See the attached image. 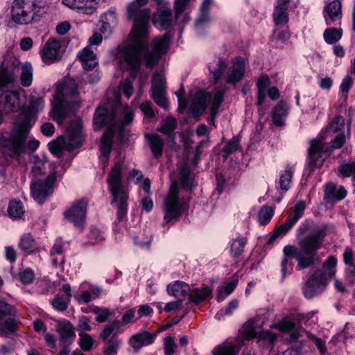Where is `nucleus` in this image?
I'll list each match as a JSON object with an SVG mask.
<instances>
[{"label":"nucleus","instance_id":"nucleus-1","mask_svg":"<svg viewBox=\"0 0 355 355\" xmlns=\"http://www.w3.org/2000/svg\"><path fill=\"white\" fill-rule=\"evenodd\" d=\"M133 113L130 107L123 106L119 102L110 103L96 108L94 115V125L98 128L107 127L103 133L100 146V159L104 164L108 162V157L112 148L113 136L119 132V137L123 141L126 137L125 128L132 122Z\"/></svg>","mask_w":355,"mask_h":355},{"label":"nucleus","instance_id":"nucleus-2","mask_svg":"<svg viewBox=\"0 0 355 355\" xmlns=\"http://www.w3.org/2000/svg\"><path fill=\"white\" fill-rule=\"evenodd\" d=\"M148 0H135L127 7L128 19L133 22L130 41L119 47V58L132 66H138V51L148 44L150 10Z\"/></svg>","mask_w":355,"mask_h":355},{"label":"nucleus","instance_id":"nucleus-3","mask_svg":"<svg viewBox=\"0 0 355 355\" xmlns=\"http://www.w3.org/2000/svg\"><path fill=\"white\" fill-rule=\"evenodd\" d=\"M33 124L30 114L24 115L21 121H16L10 132H3L1 137L3 157L1 163L6 164L9 161L19 156L22 153L33 152L40 145L36 139L30 140L26 144V141Z\"/></svg>","mask_w":355,"mask_h":355},{"label":"nucleus","instance_id":"nucleus-4","mask_svg":"<svg viewBox=\"0 0 355 355\" xmlns=\"http://www.w3.org/2000/svg\"><path fill=\"white\" fill-rule=\"evenodd\" d=\"M325 236L326 228H318L300 241V248L293 245L285 246L283 250L284 254L286 257L296 259L297 270L307 268L314 264L317 250L322 248Z\"/></svg>","mask_w":355,"mask_h":355},{"label":"nucleus","instance_id":"nucleus-5","mask_svg":"<svg viewBox=\"0 0 355 355\" xmlns=\"http://www.w3.org/2000/svg\"><path fill=\"white\" fill-rule=\"evenodd\" d=\"M77 83L73 80L64 81L54 95L52 114L53 119L62 123L68 114L79 106Z\"/></svg>","mask_w":355,"mask_h":355},{"label":"nucleus","instance_id":"nucleus-6","mask_svg":"<svg viewBox=\"0 0 355 355\" xmlns=\"http://www.w3.org/2000/svg\"><path fill=\"white\" fill-rule=\"evenodd\" d=\"M46 10V5L37 0H14L10 14L15 23L26 25L39 21Z\"/></svg>","mask_w":355,"mask_h":355},{"label":"nucleus","instance_id":"nucleus-7","mask_svg":"<svg viewBox=\"0 0 355 355\" xmlns=\"http://www.w3.org/2000/svg\"><path fill=\"white\" fill-rule=\"evenodd\" d=\"M122 164H114L107 179L109 190L112 196V205L117 207V218L122 220L127 214L128 194L125 186L122 182Z\"/></svg>","mask_w":355,"mask_h":355},{"label":"nucleus","instance_id":"nucleus-8","mask_svg":"<svg viewBox=\"0 0 355 355\" xmlns=\"http://www.w3.org/2000/svg\"><path fill=\"white\" fill-rule=\"evenodd\" d=\"M56 178L55 173H52L45 180H33L31 185V195L37 202L42 204L52 194Z\"/></svg>","mask_w":355,"mask_h":355},{"label":"nucleus","instance_id":"nucleus-9","mask_svg":"<svg viewBox=\"0 0 355 355\" xmlns=\"http://www.w3.org/2000/svg\"><path fill=\"white\" fill-rule=\"evenodd\" d=\"M168 44L169 37L167 35L153 40L152 51L147 50L144 54L147 67H151L158 62L159 58L167 52Z\"/></svg>","mask_w":355,"mask_h":355},{"label":"nucleus","instance_id":"nucleus-10","mask_svg":"<svg viewBox=\"0 0 355 355\" xmlns=\"http://www.w3.org/2000/svg\"><path fill=\"white\" fill-rule=\"evenodd\" d=\"M180 213L181 206L178 199V187L177 183L174 182L171 185L168 195L165 200L164 222L169 223L173 219L179 217Z\"/></svg>","mask_w":355,"mask_h":355},{"label":"nucleus","instance_id":"nucleus-11","mask_svg":"<svg viewBox=\"0 0 355 355\" xmlns=\"http://www.w3.org/2000/svg\"><path fill=\"white\" fill-rule=\"evenodd\" d=\"M327 283L328 281L325 279V277H322V272L315 270L302 286L304 297L311 299L320 294L324 290Z\"/></svg>","mask_w":355,"mask_h":355},{"label":"nucleus","instance_id":"nucleus-12","mask_svg":"<svg viewBox=\"0 0 355 355\" xmlns=\"http://www.w3.org/2000/svg\"><path fill=\"white\" fill-rule=\"evenodd\" d=\"M87 203V200L83 198L64 212V217L78 228H83L85 223Z\"/></svg>","mask_w":355,"mask_h":355},{"label":"nucleus","instance_id":"nucleus-13","mask_svg":"<svg viewBox=\"0 0 355 355\" xmlns=\"http://www.w3.org/2000/svg\"><path fill=\"white\" fill-rule=\"evenodd\" d=\"M345 119L340 116H336L329 123L326 130L327 135L337 133L334 140L331 141L332 149L340 148L345 142Z\"/></svg>","mask_w":355,"mask_h":355},{"label":"nucleus","instance_id":"nucleus-14","mask_svg":"<svg viewBox=\"0 0 355 355\" xmlns=\"http://www.w3.org/2000/svg\"><path fill=\"white\" fill-rule=\"evenodd\" d=\"M146 49V47H141L138 51L139 64L138 66H132L126 62L121 60L119 58V49H117L116 59L119 61L120 65L126 68L127 70L130 71V75L126 78L125 80L122 83L121 87L123 94L129 98L133 93V81L137 76V71L140 68L141 65V53Z\"/></svg>","mask_w":355,"mask_h":355},{"label":"nucleus","instance_id":"nucleus-15","mask_svg":"<svg viewBox=\"0 0 355 355\" xmlns=\"http://www.w3.org/2000/svg\"><path fill=\"white\" fill-rule=\"evenodd\" d=\"M300 0H277L273 12V19L276 26H283L288 21V10L295 8Z\"/></svg>","mask_w":355,"mask_h":355},{"label":"nucleus","instance_id":"nucleus-16","mask_svg":"<svg viewBox=\"0 0 355 355\" xmlns=\"http://www.w3.org/2000/svg\"><path fill=\"white\" fill-rule=\"evenodd\" d=\"M166 81L164 76L157 73L153 75L152 80V97L154 101L160 107L166 108L168 101L166 98Z\"/></svg>","mask_w":355,"mask_h":355},{"label":"nucleus","instance_id":"nucleus-17","mask_svg":"<svg viewBox=\"0 0 355 355\" xmlns=\"http://www.w3.org/2000/svg\"><path fill=\"white\" fill-rule=\"evenodd\" d=\"M245 72V63L244 60L241 57L235 58L233 60L232 67L225 76L226 83L235 85L243 79Z\"/></svg>","mask_w":355,"mask_h":355},{"label":"nucleus","instance_id":"nucleus-18","mask_svg":"<svg viewBox=\"0 0 355 355\" xmlns=\"http://www.w3.org/2000/svg\"><path fill=\"white\" fill-rule=\"evenodd\" d=\"M99 0H62V3L71 9H76L79 12L91 15L98 7Z\"/></svg>","mask_w":355,"mask_h":355},{"label":"nucleus","instance_id":"nucleus-19","mask_svg":"<svg viewBox=\"0 0 355 355\" xmlns=\"http://www.w3.org/2000/svg\"><path fill=\"white\" fill-rule=\"evenodd\" d=\"M323 139H315L311 141L308 164L312 169L320 167L322 165L323 159L321 157V154L323 152Z\"/></svg>","mask_w":355,"mask_h":355},{"label":"nucleus","instance_id":"nucleus-20","mask_svg":"<svg viewBox=\"0 0 355 355\" xmlns=\"http://www.w3.org/2000/svg\"><path fill=\"white\" fill-rule=\"evenodd\" d=\"M157 334H152L147 331H143L133 334L128 340V345L133 349L134 352L137 353L144 346H148L153 343Z\"/></svg>","mask_w":355,"mask_h":355},{"label":"nucleus","instance_id":"nucleus-21","mask_svg":"<svg viewBox=\"0 0 355 355\" xmlns=\"http://www.w3.org/2000/svg\"><path fill=\"white\" fill-rule=\"evenodd\" d=\"M60 42L54 39H49L41 51V58L46 64H51L59 58Z\"/></svg>","mask_w":355,"mask_h":355},{"label":"nucleus","instance_id":"nucleus-22","mask_svg":"<svg viewBox=\"0 0 355 355\" xmlns=\"http://www.w3.org/2000/svg\"><path fill=\"white\" fill-rule=\"evenodd\" d=\"M67 134L68 137L66 144L69 150H71L81 146L83 135L80 122H71L67 130Z\"/></svg>","mask_w":355,"mask_h":355},{"label":"nucleus","instance_id":"nucleus-23","mask_svg":"<svg viewBox=\"0 0 355 355\" xmlns=\"http://www.w3.org/2000/svg\"><path fill=\"white\" fill-rule=\"evenodd\" d=\"M341 3L338 0L333 1L324 7L323 14L327 25L330 26L341 19Z\"/></svg>","mask_w":355,"mask_h":355},{"label":"nucleus","instance_id":"nucleus-24","mask_svg":"<svg viewBox=\"0 0 355 355\" xmlns=\"http://www.w3.org/2000/svg\"><path fill=\"white\" fill-rule=\"evenodd\" d=\"M58 331L60 335V342L63 347H69L73 341L76 334L73 325L69 321L60 322Z\"/></svg>","mask_w":355,"mask_h":355},{"label":"nucleus","instance_id":"nucleus-25","mask_svg":"<svg viewBox=\"0 0 355 355\" xmlns=\"http://www.w3.org/2000/svg\"><path fill=\"white\" fill-rule=\"evenodd\" d=\"M78 57L85 71H91L98 65L96 55L88 46L80 51Z\"/></svg>","mask_w":355,"mask_h":355},{"label":"nucleus","instance_id":"nucleus-26","mask_svg":"<svg viewBox=\"0 0 355 355\" xmlns=\"http://www.w3.org/2000/svg\"><path fill=\"white\" fill-rule=\"evenodd\" d=\"M347 194V191L343 187L338 189L333 183L327 184L324 193V200L331 203H334L343 199Z\"/></svg>","mask_w":355,"mask_h":355},{"label":"nucleus","instance_id":"nucleus-27","mask_svg":"<svg viewBox=\"0 0 355 355\" xmlns=\"http://www.w3.org/2000/svg\"><path fill=\"white\" fill-rule=\"evenodd\" d=\"M153 22L163 29H167L172 22V12L169 8L161 7L153 17Z\"/></svg>","mask_w":355,"mask_h":355},{"label":"nucleus","instance_id":"nucleus-28","mask_svg":"<svg viewBox=\"0 0 355 355\" xmlns=\"http://www.w3.org/2000/svg\"><path fill=\"white\" fill-rule=\"evenodd\" d=\"M211 95L209 92H198L191 105V110L195 116L201 115L205 108L207 102L210 100Z\"/></svg>","mask_w":355,"mask_h":355},{"label":"nucleus","instance_id":"nucleus-29","mask_svg":"<svg viewBox=\"0 0 355 355\" xmlns=\"http://www.w3.org/2000/svg\"><path fill=\"white\" fill-rule=\"evenodd\" d=\"M44 104L45 103L43 97L33 96L31 99L29 108L27 110L22 112V113L19 115L17 121H21V118L24 115L30 114L32 117V124H34L35 121V114L44 109Z\"/></svg>","mask_w":355,"mask_h":355},{"label":"nucleus","instance_id":"nucleus-30","mask_svg":"<svg viewBox=\"0 0 355 355\" xmlns=\"http://www.w3.org/2000/svg\"><path fill=\"white\" fill-rule=\"evenodd\" d=\"M168 293L179 300L183 301L187 295H189L190 288L189 284L182 281H176L171 286L167 287Z\"/></svg>","mask_w":355,"mask_h":355},{"label":"nucleus","instance_id":"nucleus-31","mask_svg":"<svg viewBox=\"0 0 355 355\" xmlns=\"http://www.w3.org/2000/svg\"><path fill=\"white\" fill-rule=\"evenodd\" d=\"M288 106L281 101L273 109L272 119L275 125L281 126L284 124V120L288 115Z\"/></svg>","mask_w":355,"mask_h":355},{"label":"nucleus","instance_id":"nucleus-32","mask_svg":"<svg viewBox=\"0 0 355 355\" xmlns=\"http://www.w3.org/2000/svg\"><path fill=\"white\" fill-rule=\"evenodd\" d=\"M145 138L149 141L150 148L154 157H158L163 153L164 141L157 134H146Z\"/></svg>","mask_w":355,"mask_h":355},{"label":"nucleus","instance_id":"nucleus-33","mask_svg":"<svg viewBox=\"0 0 355 355\" xmlns=\"http://www.w3.org/2000/svg\"><path fill=\"white\" fill-rule=\"evenodd\" d=\"M212 290L208 287L197 288L190 290L189 297L190 301L195 304H199L211 297Z\"/></svg>","mask_w":355,"mask_h":355},{"label":"nucleus","instance_id":"nucleus-34","mask_svg":"<svg viewBox=\"0 0 355 355\" xmlns=\"http://www.w3.org/2000/svg\"><path fill=\"white\" fill-rule=\"evenodd\" d=\"M119 320L116 319L105 325L100 334V338L105 342L110 343L118 334L120 329Z\"/></svg>","mask_w":355,"mask_h":355},{"label":"nucleus","instance_id":"nucleus-35","mask_svg":"<svg viewBox=\"0 0 355 355\" xmlns=\"http://www.w3.org/2000/svg\"><path fill=\"white\" fill-rule=\"evenodd\" d=\"M227 91V88L225 86L219 87L215 92L211 105V120L214 121V118L218 114V110L223 101V96Z\"/></svg>","mask_w":355,"mask_h":355},{"label":"nucleus","instance_id":"nucleus-36","mask_svg":"<svg viewBox=\"0 0 355 355\" xmlns=\"http://www.w3.org/2000/svg\"><path fill=\"white\" fill-rule=\"evenodd\" d=\"M101 21L103 24L102 30L104 31H110L112 26L117 22V14L114 8H110L101 17Z\"/></svg>","mask_w":355,"mask_h":355},{"label":"nucleus","instance_id":"nucleus-37","mask_svg":"<svg viewBox=\"0 0 355 355\" xmlns=\"http://www.w3.org/2000/svg\"><path fill=\"white\" fill-rule=\"evenodd\" d=\"M63 251V243L60 240H57L50 251V257L53 266H57L59 263L62 265L64 263V258L62 256Z\"/></svg>","mask_w":355,"mask_h":355},{"label":"nucleus","instance_id":"nucleus-38","mask_svg":"<svg viewBox=\"0 0 355 355\" xmlns=\"http://www.w3.org/2000/svg\"><path fill=\"white\" fill-rule=\"evenodd\" d=\"M239 349L237 346L231 343L225 342L214 348L213 355H238Z\"/></svg>","mask_w":355,"mask_h":355},{"label":"nucleus","instance_id":"nucleus-39","mask_svg":"<svg viewBox=\"0 0 355 355\" xmlns=\"http://www.w3.org/2000/svg\"><path fill=\"white\" fill-rule=\"evenodd\" d=\"M337 264V259L330 256L323 263V269L320 270L322 272V277H325V279L330 280L336 273V266Z\"/></svg>","mask_w":355,"mask_h":355},{"label":"nucleus","instance_id":"nucleus-40","mask_svg":"<svg viewBox=\"0 0 355 355\" xmlns=\"http://www.w3.org/2000/svg\"><path fill=\"white\" fill-rule=\"evenodd\" d=\"M19 248L25 253L31 254L36 250L35 241L30 234H24L19 244Z\"/></svg>","mask_w":355,"mask_h":355},{"label":"nucleus","instance_id":"nucleus-41","mask_svg":"<svg viewBox=\"0 0 355 355\" xmlns=\"http://www.w3.org/2000/svg\"><path fill=\"white\" fill-rule=\"evenodd\" d=\"M227 65L222 58H218L209 65V69L212 73L215 82H217L226 69Z\"/></svg>","mask_w":355,"mask_h":355},{"label":"nucleus","instance_id":"nucleus-42","mask_svg":"<svg viewBox=\"0 0 355 355\" xmlns=\"http://www.w3.org/2000/svg\"><path fill=\"white\" fill-rule=\"evenodd\" d=\"M294 173L293 166H287L281 174L279 178V185L282 190L288 191L290 188L291 180Z\"/></svg>","mask_w":355,"mask_h":355},{"label":"nucleus","instance_id":"nucleus-43","mask_svg":"<svg viewBox=\"0 0 355 355\" xmlns=\"http://www.w3.org/2000/svg\"><path fill=\"white\" fill-rule=\"evenodd\" d=\"M270 80L267 75H261L257 83L258 87V105H261L266 97V90L269 85Z\"/></svg>","mask_w":355,"mask_h":355},{"label":"nucleus","instance_id":"nucleus-44","mask_svg":"<svg viewBox=\"0 0 355 355\" xmlns=\"http://www.w3.org/2000/svg\"><path fill=\"white\" fill-rule=\"evenodd\" d=\"M33 67L31 63L26 62L21 67L20 76L21 84L24 87H29L33 81Z\"/></svg>","mask_w":355,"mask_h":355},{"label":"nucleus","instance_id":"nucleus-45","mask_svg":"<svg viewBox=\"0 0 355 355\" xmlns=\"http://www.w3.org/2000/svg\"><path fill=\"white\" fill-rule=\"evenodd\" d=\"M243 328V338L244 339L250 340L257 336L258 324L254 320L247 321Z\"/></svg>","mask_w":355,"mask_h":355},{"label":"nucleus","instance_id":"nucleus-46","mask_svg":"<svg viewBox=\"0 0 355 355\" xmlns=\"http://www.w3.org/2000/svg\"><path fill=\"white\" fill-rule=\"evenodd\" d=\"M247 243V239L245 238H238L232 241L230 246V253L234 259L238 258L244 250Z\"/></svg>","mask_w":355,"mask_h":355},{"label":"nucleus","instance_id":"nucleus-47","mask_svg":"<svg viewBox=\"0 0 355 355\" xmlns=\"http://www.w3.org/2000/svg\"><path fill=\"white\" fill-rule=\"evenodd\" d=\"M176 127L177 122L175 119L173 117H166L163 120L161 126L158 128V131L171 137Z\"/></svg>","mask_w":355,"mask_h":355},{"label":"nucleus","instance_id":"nucleus-48","mask_svg":"<svg viewBox=\"0 0 355 355\" xmlns=\"http://www.w3.org/2000/svg\"><path fill=\"white\" fill-rule=\"evenodd\" d=\"M274 211L269 206H263L259 211V222L261 225H266L271 220Z\"/></svg>","mask_w":355,"mask_h":355},{"label":"nucleus","instance_id":"nucleus-49","mask_svg":"<svg viewBox=\"0 0 355 355\" xmlns=\"http://www.w3.org/2000/svg\"><path fill=\"white\" fill-rule=\"evenodd\" d=\"M8 212L12 218H21L24 213L22 203L20 201H11L8 208Z\"/></svg>","mask_w":355,"mask_h":355},{"label":"nucleus","instance_id":"nucleus-50","mask_svg":"<svg viewBox=\"0 0 355 355\" xmlns=\"http://www.w3.org/2000/svg\"><path fill=\"white\" fill-rule=\"evenodd\" d=\"M70 300L61 295H56L51 302L54 309L60 312L66 311L69 305Z\"/></svg>","mask_w":355,"mask_h":355},{"label":"nucleus","instance_id":"nucleus-51","mask_svg":"<svg viewBox=\"0 0 355 355\" xmlns=\"http://www.w3.org/2000/svg\"><path fill=\"white\" fill-rule=\"evenodd\" d=\"M209 14L200 12L199 17L195 21V28L198 35L203 34V29L209 25Z\"/></svg>","mask_w":355,"mask_h":355},{"label":"nucleus","instance_id":"nucleus-52","mask_svg":"<svg viewBox=\"0 0 355 355\" xmlns=\"http://www.w3.org/2000/svg\"><path fill=\"white\" fill-rule=\"evenodd\" d=\"M239 302L237 300H232L226 307L221 309L216 314L215 318L217 320H220L226 315H231L233 312L239 307Z\"/></svg>","mask_w":355,"mask_h":355},{"label":"nucleus","instance_id":"nucleus-53","mask_svg":"<svg viewBox=\"0 0 355 355\" xmlns=\"http://www.w3.org/2000/svg\"><path fill=\"white\" fill-rule=\"evenodd\" d=\"M294 225L295 223H293L291 220L287 219L284 223H283L279 227L276 228L274 230L273 234L270 237L269 241L272 242V241L276 239V238L285 235Z\"/></svg>","mask_w":355,"mask_h":355},{"label":"nucleus","instance_id":"nucleus-54","mask_svg":"<svg viewBox=\"0 0 355 355\" xmlns=\"http://www.w3.org/2000/svg\"><path fill=\"white\" fill-rule=\"evenodd\" d=\"M324 39L328 44H332L338 42L342 36V32L336 28H329L324 32Z\"/></svg>","mask_w":355,"mask_h":355},{"label":"nucleus","instance_id":"nucleus-55","mask_svg":"<svg viewBox=\"0 0 355 355\" xmlns=\"http://www.w3.org/2000/svg\"><path fill=\"white\" fill-rule=\"evenodd\" d=\"M79 336V344L82 350L84 352H89L93 347L94 343V339L89 334L84 332H80Z\"/></svg>","mask_w":355,"mask_h":355},{"label":"nucleus","instance_id":"nucleus-56","mask_svg":"<svg viewBox=\"0 0 355 355\" xmlns=\"http://www.w3.org/2000/svg\"><path fill=\"white\" fill-rule=\"evenodd\" d=\"M165 355H178V345L172 336H166L164 340Z\"/></svg>","mask_w":355,"mask_h":355},{"label":"nucleus","instance_id":"nucleus-57","mask_svg":"<svg viewBox=\"0 0 355 355\" xmlns=\"http://www.w3.org/2000/svg\"><path fill=\"white\" fill-rule=\"evenodd\" d=\"M16 313V310L12 305L0 299V320L6 316H15Z\"/></svg>","mask_w":355,"mask_h":355},{"label":"nucleus","instance_id":"nucleus-58","mask_svg":"<svg viewBox=\"0 0 355 355\" xmlns=\"http://www.w3.org/2000/svg\"><path fill=\"white\" fill-rule=\"evenodd\" d=\"M18 328V325L13 319H8L0 324V331L6 336L10 334L15 333Z\"/></svg>","mask_w":355,"mask_h":355},{"label":"nucleus","instance_id":"nucleus-59","mask_svg":"<svg viewBox=\"0 0 355 355\" xmlns=\"http://www.w3.org/2000/svg\"><path fill=\"white\" fill-rule=\"evenodd\" d=\"M305 208V202L303 200L298 201L295 206L293 214L288 219L295 224L302 217Z\"/></svg>","mask_w":355,"mask_h":355},{"label":"nucleus","instance_id":"nucleus-60","mask_svg":"<svg viewBox=\"0 0 355 355\" xmlns=\"http://www.w3.org/2000/svg\"><path fill=\"white\" fill-rule=\"evenodd\" d=\"M92 311L96 315V320L100 323L107 321L112 313L107 308L98 306L94 307Z\"/></svg>","mask_w":355,"mask_h":355},{"label":"nucleus","instance_id":"nucleus-61","mask_svg":"<svg viewBox=\"0 0 355 355\" xmlns=\"http://www.w3.org/2000/svg\"><path fill=\"white\" fill-rule=\"evenodd\" d=\"M239 146V141L237 138H233L230 141H229L225 146L223 147L222 150V155L225 159H227V157L236 152Z\"/></svg>","mask_w":355,"mask_h":355},{"label":"nucleus","instance_id":"nucleus-62","mask_svg":"<svg viewBox=\"0 0 355 355\" xmlns=\"http://www.w3.org/2000/svg\"><path fill=\"white\" fill-rule=\"evenodd\" d=\"M338 170L343 178H349L353 175L355 178V162L343 164L338 167Z\"/></svg>","mask_w":355,"mask_h":355},{"label":"nucleus","instance_id":"nucleus-63","mask_svg":"<svg viewBox=\"0 0 355 355\" xmlns=\"http://www.w3.org/2000/svg\"><path fill=\"white\" fill-rule=\"evenodd\" d=\"M19 278L24 284H31L35 279V272L30 268H26L19 273Z\"/></svg>","mask_w":355,"mask_h":355},{"label":"nucleus","instance_id":"nucleus-64","mask_svg":"<svg viewBox=\"0 0 355 355\" xmlns=\"http://www.w3.org/2000/svg\"><path fill=\"white\" fill-rule=\"evenodd\" d=\"M122 340L116 339L108 343V345L104 349L103 352L106 355H116L119 349L122 345Z\"/></svg>","mask_w":355,"mask_h":355}]
</instances>
